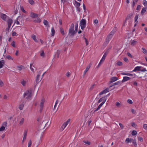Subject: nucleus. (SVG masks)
Returning a JSON list of instances; mask_svg holds the SVG:
<instances>
[{
  "mask_svg": "<svg viewBox=\"0 0 147 147\" xmlns=\"http://www.w3.org/2000/svg\"><path fill=\"white\" fill-rule=\"evenodd\" d=\"M138 140H139L141 142H143V139L141 137L138 138Z\"/></svg>",
  "mask_w": 147,
  "mask_h": 147,
  "instance_id": "63",
  "label": "nucleus"
},
{
  "mask_svg": "<svg viewBox=\"0 0 147 147\" xmlns=\"http://www.w3.org/2000/svg\"><path fill=\"white\" fill-rule=\"evenodd\" d=\"M136 42L137 41H135V40H134L131 42V45H134Z\"/></svg>",
  "mask_w": 147,
  "mask_h": 147,
  "instance_id": "51",
  "label": "nucleus"
},
{
  "mask_svg": "<svg viewBox=\"0 0 147 147\" xmlns=\"http://www.w3.org/2000/svg\"><path fill=\"white\" fill-rule=\"evenodd\" d=\"M127 76H133V78H135L136 76V75L134 74H131L127 73Z\"/></svg>",
  "mask_w": 147,
  "mask_h": 147,
  "instance_id": "29",
  "label": "nucleus"
},
{
  "mask_svg": "<svg viewBox=\"0 0 147 147\" xmlns=\"http://www.w3.org/2000/svg\"><path fill=\"white\" fill-rule=\"evenodd\" d=\"M133 15V14L132 13H131L130 14L128 15L127 16V18L125 19V21L124 23H125L126 22V20H129V19H131V18L132 17Z\"/></svg>",
  "mask_w": 147,
  "mask_h": 147,
  "instance_id": "19",
  "label": "nucleus"
},
{
  "mask_svg": "<svg viewBox=\"0 0 147 147\" xmlns=\"http://www.w3.org/2000/svg\"><path fill=\"white\" fill-rule=\"evenodd\" d=\"M43 122L44 121H43L42 123L40 124L39 125L38 130L43 129L44 128L45 126L47 125L48 123H47L45 124V123H43Z\"/></svg>",
  "mask_w": 147,
  "mask_h": 147,
  "instance_id": "6",
  "label": "nucleus"
},
{
  "mask_svg": "<svg viewBox=\"0 0 147 147\" xmlns=\"http://www.w3.org/2000/svg\"><path fill=\"white\" fill-rule=\"evenodd\" d=\"M146 7H144V8H143V9H142L141 12V13L142 15H144V13L146 12Z\"/></svg>",
  "mask_w": 147,
  "mask_h": 147,
  "instance_id": "21",
  "label": "nucleus"
},
{
  "mask_svg": "<svg viewBox=\"0 0 147 147\" xmlns=\"http://www.w3.org/2000/svg\"><path fill=\"white\" fill-rule=\"evenodd\" d=\"M60 31L62 35H64L65 33L63 29L62 28H60Z\"/></svg>",
  "mask_w": 147,
  "mask_h": 147,
  "instance_id": "36",
  "label": "nucleus"
},
{
  "mask_svg": "<svg viewBox=\"0 0 147 147\" xmlns=\"http://www.w3.org/2000/svg\"><path fill=\"white\" fill-rule=\"evenodd\" d=\"M3 83L1 80H0V87H2L3 85Z\"/></svg>",
  "mask_w": 147,
  "mask_h": 147,
  "instance_id": "56",
  "label": "nucleus"
},
{
  "mask_svg": "<svg viewBox=\"0 0 147 147\" xmlns=\"http://www.w3.org/2000/svg\"><path fill=\"white\" fill-rule=\"evenodd\" d=\"M32 64H30V68L31 70V71H32L34 72V69H33V68L32 67Z\"/></svg>",
  "mask_w": 147,
  "mask_h": 147,
  "instance_id": "57",
  "label": "nucleus"
},
{
  "mask_svg": "<svg viewBox=\"0 0 147 147\" xmlns=\"http://www.w3.org/2000/svg\"><path fill=\"white\" fill-rule=\"evenodd\" d=\"M32 88H31L30 90H27L23 95V97L26 99H31L32 96Z\"/></svg>",
  "mask_w": 147,
  "mask_h": 147,
  "instance_id": "2",
  "label": "nucleus"
},
{
  "mask_svg": "<svg viewBox=\"0 0 147 147\" xmlns=\"http://www.w3.org/2000/svg\"><path fill=\"white\" fill-rule=\"evenodd\" d=\"M21 10L22 11V12L23 13H26V11L24 10V8L23 7H21Z\"/></svg>",
  "mask_w": 147,
  "mask_h": 147,
  "instance_id": "52",
  "label": "nucleus"
},
{
  "mask_svg": "<svg viewBox=\"0 0 147 147\" xmlns=\"http://www.w3.org/2000/svg\"><path fill=\"white\" fill-rule=\"evenodd\" d=\"M131 78L127 76H124L123 78V79L121 82L122 83H124L125 82L131 79Z\"/></svg>",
  "mask_w": 147,
  "mask_h": 147,
  "instance_id": "7",
  "label": "nucleus"
},
{
  "mask_svg": "<svg viewBox=\"0 0 147 147\" xmlns=\"http://www.w3.org/2000/svg\"><path fill=\"white\" fill-rule=\"evenodd\" d=\"M70 119H68L66 122L63 123L61 127L60 128L61 130L62 131L66 127L69 123L70 122Z\"/></svg>",
  "mask_w": 147,
  "mask_h": 147,
  "instance_id": "4",
  "label": "nucleus"
},
{
  "mask_svg": "<svg viewBox=\"0 0 147 147\" xmlns=\"http://www.w3.org/2000/svg\"><path fill=\"white\" fill-rule=\"evenodd\" d=\"M40 55L41 56L44 57L45 56V53L43 51H42V53L40 54Z\"/></svg>",
  "mask_w": 147,
  "mask_h": 147,
  "instance_id": "55",
  "label": "nucleus"
},
{
  "mask_svg": "<svg viewBox=\"0 0 147 147\" xmlns=\"http://www.w3.org/2000/svg\"><path fill=\"white\" fill-rule=\"evenodd\" d=\"M0 15L1 18L4 20H5L7 17L6 14L1 13Z\"/></svg>",
  "mask_w": 147,
  "mask_h": 147,
  "instance_id": "9",
  "label": "nucleus"
},
{
  "mask_svg": "<svg viewBox=\"0 0 147 147\" xmlns=\"http://www.w3.org/2000/svg\"><path fill=\"white\" fill-rule=\"evenodd\" d=\"M134 145L135 147H137V144L136 143V140L134 139V141L132 143Z\"/></svg>",
  "mask_w": 147,
  "mask_h": 147,
  "instance_id": "40",
  "label": "nucleus"
},
{
  "mask_svg": "<svg viewBox=\"0 0 147 147\" xmlns=\"http://www.w3.org/2000/svg\"><path fill=\"white\" fill-rule=\"evenodd\" d=\"M35 22L40 23L41 22L40 19L39 18H37L35 20H34Z\"/></svg>",
  "mask_w": 147,
  "mask_h": 147,
  "instance_id": "22",
  "label": "nucleus"
},
{
  "mask_svg": "<svg viewBox=\"0 0 147 147\" xmlns=\"http://www.w3.org/2000/svg\"><path fill=\"white\" fill-rule=\"evenodd\" d=\"M104 61H103V60H102L101 59L100 60L99 63V64H98V65L97 66V68H98V67H99V66H100V65H101V64H102V62H103Z\"/></svg>",
  "mask_w": 147,
  "mask_h": 147,
  "instance_id": "45",
  "label": "nucleus"
},
{
  "mask_svg": "<svg viewBox=\"0 0 147 147\" xmlns=\"http://www.w3.org/2000/svg\"><path fill=\"white\" fill-rule=\"evenodd\" d=\"M100 99L101 100V102L102 101V102H104V103H105L107 99L105 98V97L103 96L102 98H101Z\"/></svg>",
  "mask_w": 147,
  "mask_h": 147,
  "instance_id": "25",
  "label": "nucleus"
},
{
  "mask_svg": "<svg viewBox=\"0 0 147 147\" xmlns=\"http://www.w3.org/2000/svg\"><path fill=\"white\" fill-rule=\"evenodd\" d=\"M137 134V131L135 130H133L131 133V134L132 136H135Z\"/></svg>",
  "mask_w": 147,
  "mask_h": 147,
  "instance_id": "32",
  "label": "nucleus"
},
{
  "mask_svg": "<svg viewBox=\"0 0 147 147\" xmlns=\"http://www.w3.org/2000/svg\"><path fill=\"white\" fill-rule=\"evenodd\" d=\"M27 131L26 130H25L24 131V137L22 140V142H23L26 139V136H27Z\"/></svg>",
  "mask_w": 147,
  "mask_h": 147,
  "instance_id": "18",
  "label": "nucleus"
},
{
  "mask_svg": "<svg viewBox=\"0 0 147 147\" xmlns=\"http://www.w3.org/2000/svg\"><path fill=\"white\" fill-rule=\"evenodd\" d=\"M5 127L4 126H2L0 128V131H2L4 130L5 129Z\"/></svg>",
  "mask_w": 147,
  "mask_h": 147,
  "instance_id": "47",
  "label": "nucleus"
},
{
  "mask_svg": "<svg viewBox=\"0 0 147 147\" xmlns=\"http://www.w3.org/2000/svg\"><path fill=\"white\" fill-rule=\"evenodd\" d=\"M121 83V81H118L115 83L112 84L111 85L109 86V88H111L114 86L120 84Z\"/></svg>",
  "mask_w": 147,
  "mask_h": 147,
  "instance_id": "12",
  "label": "nucleus"
},
{
  "mask_svg": "<svg viewBox=\"0 0 147 147\" xmlns=\"http://www.w3.org/2000/svg\"><path fill=\"white\" fill-rule=\"evenodd\" d=\"M44 102V100L43 99L40 102V107H43Z\"/></svg>",
  "mask_w": 147,
  "mask_h": 147,
  "instance_id": "31",
  "label": "nucleus"
},
{
  "mask_svg": "<svg viewBox=\"0 0 147 147\" xmlns=\"http://www.w3.org/2000/svg\"><path fill=\"white\" fill-rule=\"evenodd\" d=\"M112 37L113 36L111 34H109L108 35L107 38L106 39V41L107 42V43H108L109 42V41L111 39Z\"/></svg>",
  "mask_w": 147,
  "mask_h": 147,
  "instance_id": "11",
  "label": "nucleus"
},
{
  "mask_svg": "<svg viewBox=\"0 0 147 147\" xmlns=\"http://www.w3.org/2000/svg\"><path fill=\"white\" fill-rule=\"evenodd\" d=\"M40 74H38L37 75L36 79V84L37 85L39 82L41 81L39 79L40 77Z\"/></svg>",
  "mask_w": 147,
  "mask_h": 147,
  "instance_id": "13",
  "label": "nucleus"
},
{
  "mask_svg": "<svg viewBox=\"0 0 147 147\" xmlns=\"http://www.w3.org/2000/svg\"><path fill=\"white\" fill-rule=\"evenodd\" d=\"M24 119L23 118H22V119H21L20 122V125H22L24 122Z\"/></svg>",
  "mask_w": 147,
  "mask_h": 147,
  "instance_id": "44",
  "label": "nucleus"
},
{
  "mask_svg": "<svg viewBox=\"0 0 147 147\" xmlns=\"http://www.w3.org/2000/svg\"><path fill=\"white\" fill-rule=\"evenodd\" d=\"M124 61L126 62H128V59L127 57H125L123 59Z\"/></svg>",
  "mask_w": 147,
  "mask_h": 147,
  "instance_id": "62",
  "label": "nucleus"
},
{
  "mask_svg": "<svg viewBox=\"0 0 147 147\" xmlns=\"http://www.w3.org/2000/svg\"><path fill=\"white\" fill-rule=\"evenodd\" d=\"M61 53V51L59 50H57V52L55 54V56L57 57V58H58L59 57V55Z\"/></svg>",
  "mask_w": 147,
  "mask_h": 147,
  "instance_id": "17",
  "label": "nucleus"
},
{
  "mask_svg": "<svg viewBox=\"0 0 147 147\" xmlns=\"http://www.w3.org/2000/svg\"><path fill=\"white\" fill-rule=\"evenodd\" d=\"M127 102L128 103L130 104H132L133 103V102L132 100L129 99L127 100Z\"/></svg>",
  "mask_w": 147,
  "mask_h": 147,
  "instance_id": "46",
  "label": "nucleus"
},
{
  "mask_svg": "<svg viewBox=\"0 0 147 147\" xmlns=\"http://www.w3.org/2000/svg\"><path fill=\"white\" fill-rule=\"evenodd\" d=\"M116 64L118 66H121L123 65V63L122 62L119 61L117 62Z\"/></svg>",
  "mask_w": 147,
  "mask_h": 147,
  "instance_id": "38",
  "label": "nucleus"
},
{
  "mask_svg": "<svg viewBox=\"0 0 147 147\" xmlns=\"http://www.w3.org/2000/svg\"><path fill=\"white\" fill-rule=\"evenodd\" d=\"M4 65V64L1 62V61H0V68H2Z\"/></svg>",
  "mask_w": 147,
  "mask_h": 147,
  "instance_id": "60",
  "label": "nucleus"
},
{
  "mask_svg": "<svg viewBox=\"0 0 147 147\" xmlns=\"http://www.w3.org/2000/svg\"><path fill=\"white\" fill-rule=\"evenodd\" d=\"M24 107V105L23 104H21L19 107V109L20 110H22L23 109Z\"/></svg>",
  "mask_w": 147,
  "mask_h": 147,
  "instance_id": "43",
  "label": "nucleus"
},
{
  "mask_svg": "<svg viewBox=\"0 0 147 147\" xmlns=\"http://www.w3.org/2000/svg\"><path fill=\"white\" fill-rule=\"evenodd\" d=\"M32 38L36 42H38V40L37 39H36V36L34 34H33L32 36Z\"/></svg>",
  "mask_w": 147,
  "mask_h": 147,
  "instance_id": "23",
  "label": "nucleus"
},
{
  "mask_svg": "<svg viewBox=\"0 0 147 147\" xmlns=\"http://www.w3.org/2000/svg\"><path fill=\"white\" fill-rule=\"evenodd\" d=\"M135 22L137 21V20L138 19V15H136V16H135Z\"/></svg>",
  "mask_w": 147,
  "mask_h": 147,
  "instance_id": "61",
  "label": "nucleus"
},
{
  "mask_svg": "<svg viewBox=\"0 0 147 147\" xmlns=\"http://www.w3.org/2000/svg\"><path fill=\"white\" fill-rule=\"evenodd\" d=\"M83 142L85 143V144H88V145H90V144L91 143L90 142H88V141H85L84 140L83 141Z\"/></svg>",
  "mask_w": 147,
  "mask_h": 147,
  "instance_id": "42",
  "label": "nucleus"
},
{
  "mask_svg": "<svg viewBox=\"0 0 147 147\" xmlns=\"http://www.w3.org/2000/svg\"><path fill=\"white\" fill-rule=\"evenodd\" d=\"M30 16L32 18H34L38 17V15L37 14L34 13L33 12H31Z\"/></svg>",
  "mask_w": 147,
  "mask_h": 147,
  "instance_id": "10",
  "label": "nucleus"
},
{
  "mask_svg": "<svg viewBox=\"0 0 147 147\" xmlns=\"http://www.w3.org/2000/svg\"><path fill=\"white\" fill-rule=\"evenodd\" d=\"M75 5H76V7H79L80 5V3L76 1H75Z\"/></svg>",
  "mask_w": 147,
  "mask_h": 147,
  "instance_id": "30",
  "label": "nucleus"
},
{
  "mask_svg": "<svg viewBox=\"0 0 147 147\" xmlns=\"http://www.w3.org/2000/svg\"><path fill=\"white\" fill-rule=\"evenodd\" d=\"M104 104V102H102L101 103H100L98 106V108L94 110V113L95 112L98 111Z\"/></svg>",
  "mask_w": 147,
  "mask_h": 147,
  "instance_id": "16",
  "label": "nucleus"
},
{
  "mask_svg": "<svg viewBox=\"0 0 147 147\" xmlns=\"http://www.w3.org/2000/svg\"><path fill=\"white\" fill-rule=\"evenodd\" d=\"M119 126H120L121 128V129H123V128H124V126L121 123H119Z\"/></svg>",
  "mask_w": 147,
  "mask_h": 147,
  "instance_id": "58",
  "label": "nucleus"
},
{
  "mask_svg": "<svg viewBox=\"0 0 147 147\" xmlns=\"http://www.w3.org/2000/svg\"><path fill=\"white\" fill-rule=\"evenodd\" d=\"M74 24L72 23L69 29L68 34L67 37L69 36L70 37L72 38L76 33L77 32H76L74 29Z\"/></svg>",
  "mask_w": 147,
  "mask_h": 147,
  "instance_id": "1",
  "label": "nucleus"
},
{
  "mask_svg": "<svg viewBox=\"0 0 147 147\" xmlns=\"http://www.w3.org/2000/svg\"><path fill=\"white\" fill-rule=\"evenodd\" d=\"M143 127L146 130L147 129V125L146 124H144Z\"/></svg>",
  "mask_w": 147,
  "mask_h": 147,
  "instance_id": "64",
  "label": "nucleus"
},
{
  "mask_svg": "<svg viewBox=\"0 0 147 147\" xmlns=\"http://www.w3.org/2000/svg\"><path fill=\"white\" fill-rule=\"evenodd\" d=\"M78 23H76L75 25V31L77 32L78 31Z\"/></svg>",
  "mask_w": 147,
  "mask_h": 147,
  "instance_id": "33",
  "label": "nucleus"
},
{
  "mask_svg": "<svg viewBox=\"0 0 147 147\" xmlns=\"http://www.w3.org/2000/svg\"><path fill=\"white\" fill-rule=\"evenodd\" d=\"M29 2L31 5H33L34 3V2L33 0H29Z\"/></svg>",
  "mask_w": 147,
  "mask_h": 147,
  "instance_id": "48",
  "label": "nucleus"
},
{
  "mask_svg": "<svg viewBox=\"0 0 147 147\" xmlns=\"http://www.w3.org/2000/svg\"><path fill=\"white\" fill-rule=\"evenodd\" d=\"M138 0H134L133 1V4L132 5V6L133 7L135 5V4L137 3Z\"/></svg>",
  "mask_w": 147,
  "mask_h": 147,
  "instance_id": "41",
  "label": "nucleus"
},
{
  "mask_svg": "<svg viewBox=\"0 0 147 147\" xmlns=\"http://www.w3.org/2000/svg\"><path fill=\"white\" fill-rule=\"evenodd\" d=\"M107 92V91L106 89H105L103 91H102L101 92L99 93V95H101L102 94H105Z\"/></svg>",
  "mask_w": 147,
  "mask_h": 147,
  "instance_id": "27",
  "label": "nucleus"
},
{
  "mask_svg": "<svg viewBox=\"0 0 147 147\" xmlns=\"http://www.w3.org/2000/svg\"><path fill=\"white\" fill-rule=\"evenodd\" d=\"M142 52L145 54H147V51L144 48H142Z\"/></svg>",
  "mask_w": 147,
  "mask_h": 147,
  "instance_id": "34",
  "label": "nucleus"
},
{
  "mask_svg": "<svg viewBox=\"0 0 147 147\" xmlns=\"http://www.w3.org/2000/svg\"><path fill=\"white\" fill-rule=\"evenodd\" d=\"M13 22V21L12 19H9L8 20L7 22L8 26L9 27H11V24Z\"/></svg>",
  "mask_w": 147,
  "mask_h": 147,
  "instance_id": "14",
  "label": "nucleus"
},
{
  "mask_svg": "<svg viewBox=\"0 0 147 147\" xmlns=\"http://www.w3.org/2000/svg\"><path fill=\"white\" fill-rule=\"evenodd\" d=\"M91 63H90L89 64L88 66L86 67V69L84 71V72L83 76H84L85 75V74H86V73L88 71L89 68H90V67L91 66Z\"/></svg>",
  "mask_w": 147,
  "mask_h": 147,
  "instance_id": "8",
  "label": "nucleus"
},
{
  "mask_svg": "<svg viewBox=\"0 0 147 147\" xmlns=\"http://www.w3.org/2000/svg\"><path fill=\"white\" fill-rule=\"evenodd\" d=\"M118 80V78L117 77H111L110 79V81L108 82V84L109 85L112 83Z\"/></svg>",
  "mask_w": 147,
  "mask_h": 147,
  "instance_id": "5",
  "label": "nucleus"
},
{
  "mask_svg": "<svg viewBox=\"0 0 147 147\" xmlns=\"http://www.w3.org/2000/svg\"><path fill=\"white\" fill-rule=\"evenodd\" d=\"M143 4L145 6H147V1L145 0H144L143 1Z\"/></svg>",
  "mask_w": 147,
  "mask_h": 147,
  "instance_id": "50",
  "label": "nucleus"
},
{
  "mask_svg": "<svg viewBox=\"0 0 147 147\" xmlns=\"http://www.w3.org/2000/svg\"><path fill=\"white\" fill-rule=\"evenodd\" d=\"M43 23L45 25L47 26L48 27H49V26L48 23V22L47 20H44L43 21Z\"/></svg>",
  "mask_w": 147,
  "mask_h": 147,
  "instance_id": "24",
  "label": "nucleus"
},
{
  "mask_svg": "<svg viewBox=\"0 0 147 147\" xmlns=\"http://www.w3.org/2000/svg\"><path fill=\"white\" fill-rule=\"evenodd\" d=\"M108 53V51H106L105 52V53L103 55L102 59H101L102 60L104 61L105 60L106 57L107 56V55Z\"/></svg>",
  "mask_w": 147,
  "mask_h": 147,
  "instance_id": "15",
  "label": "nucleus"
},
{
  "mask_svg": "<svg viewBox=\"0 0 147 147\" xmlns=\"http://www.w3.org/2000/svg\"><path fill=\"white\" fill-rule=\"evenodd\" d=\"M32 145V141L31 140H29L28 143V147H31Z\"/></svg>",
  "mask_w": 147,
  "mask_h": 147,
  "instance_id": "37",
  "label": "nucleus"
},
{
  "mask_svg": "<svg viewBox=\"0 0 147 147\" xmlns=\"http://www.w3.org/2000/svg\"><path fill=\"white\" fill-rule=\"evenodd\" d=\"M22 18V17H21L20 16H19L17 18V22H16V24L18 25L20 24V22L18 21L19 20H20V19Z\"/></svg>",
  "mask_w": 147,
  "mask_h": 147,
  "instance_id": "26",
  "label": "nucleus"
},
{
  "mask_svg": "<svg viewBox=\"0 0 147 147\" xmlns=\"http://www.w3.org/2000/svg\"><path fill=\"white\" fill-rule=\"evenodd\" d=\"M116 32L115 30H113L109 34H111L113 36V34L115 33Z\"/></svg>",
  "mask_w": 147,
  "mask_h": 147,
  "instance_id": "35",
  "label": "nucleus"
},
{
  "mask_svg": "<svg viewBox=\"0 0 147 147\" xmlns=\"http://www.w3.org/2000/svg\"><path fill=\"white\" fill-rule=\"evenodd\" d=\"M6 58L9 60H13V58L9 55H8L6 57Z\"/></svg>",
  "mask_w": 147,
  "mask_h": 147,
  "instance_id": "39",
  "label": "nucleus"
},
{
  "mask_svg": "<svg viewBox=\"0 0 147 147\" xmlns=\"http://www.w3.org/2000/svg\"><path fill=\"white\" fill-rule=\"evenodd\" d=\"M138 71V66L136 67L132 71Z\"/></svg>",
  "mask_w": 147,
  "mask_h": 147,
  "instance_id": "59",
  "label": "nucleus"
},
{
  "mask_svg": "<svg viewBox=\"0 0 147 147\" xmlns=\"http://www.w3.org/2000/svg\"><path fill=\"white\" fill-rule=\"evenodd\" d=\"M86 26V21L85 19H82L80 21V26L82 30H84Z\"/></svg>",
  "mask_w": 147,
  "mask_h": 147,
  "instance_id": "3",
  "label": "nucleus"
},
{
  "mask_svg": "<svg viewBox=\"0 0 147 147\" xmlns=\"http://www.w3.org/2000/svg\"><path fill=\"white\" fill-rule=\"evenodd\" d=\"M138 71H146V70L145 68H143L140 66H138Z\"/></svg>",
  "mask_w": 147,
  "mask_h": 147,
  "instance_id": "20",
  "label": "nucleus"
},
{
  "mask_svg": "<svg viewBox=\"0 0 147 147\" xmlns=\"http://www.w3.org/2000/svg\"><path fill=\"white\" fill-rule=\"evenodd\" d=\"M125 142L126 143H129V142H130V140L129 138H126V139L125 140Z\"/></svg>",
  "mask_w": 147,
  "mask_h": 147,
  "instance_id": "54",
  "label": "nucleus"
},
{
  "mask_svg": "<svg viewBox=\"0 0 147 147\" xmlns=\"http://www.w3.org/2000/svg\"><path fill=\"white\" fill-rule=\"evenodd\" d=\"M23 67V66L22 65H20V66H18V69L20 71L22 69V68Z\"/></svg>",
  "mask_w": 147,
  "mask_h": 147,
  "instance_id": "49",
  "label": "nucleus"
},
{
  "mask_svg": "<svg viewBox=\"0 0 147 147\" xmlns=\"http://www.w3.org/2000/svg\"><path fill=\"white\" fill-rule=\"evenodd\" d=\"M3 126L5 127H7V123L6 122H3Z\"/></svg>",
  "mask_w": 147,
  "mask_h": 147,
  "instance_id": "53",
  "label": "nucleus"
},
{
  "mask_svg": "<svg viewBox=\"0 0 147 147\" xmlns=\"http://www.w3.org/2000/svg\"><path fill=\"white\" fill-rule=\"evenodd\" d=\"M51 35L52 36H53L55 34V30L54 29V28L53 27H52L51 28Z\"/></svg>",
  "mask_w": 147,
  "mask_h": 147,
  "instance_id": "28",
  "label": "nucleus"
}]
</instances>
